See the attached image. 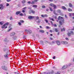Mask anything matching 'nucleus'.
<instances>
[{
	"instance_id": "obj_1",
	"label": "nucleus",
	"mask_w": 74,
	"mask_h": 74,
	"mask_svg": "<svg viewBox=\"0 0 74 74\" xmlns=\"http://www.w3.org/2000/svg\"><path fill=\"white\" fill-rule=\"evenodd\" d=\"M58 19V20L57 21V22H58L59 21V23L60 25H62L63 23H64V18L63 17L59 16ZM59 20L60 21H59Z\"/></svg>"
},
{
	"instance_id": "obj_2",
	"label": "nucleus",
	"mask_w": 74,
	"mask_h": 74,
	"mask_svg": "<svg viewBox=\"0 0 74 74\" xmlns=\"http://www.w3.org/2000/svg\"><path fill=\"white\" fill-rule=\"evenodd\" d=\"M9 50H8V52L6 54H5L4 55V57L6 58V59H8V55H10V52H9Z\"/></svg>"
},
{
	"instance_id": "obj_3",
	"label": "nucleus",
	"mask_w": 74,
	"mask_h": 74,
	"mask_svg": "<svg viewBox=\"0 0 74 74\" xmlns=\"http://www.w3.org/2000/svg\"><path fill=\"white\" fill-rule=\"evenodd\" d=\"M8 28V29L7 30V32H10L11 30H12V26H11V25H10L9 26Z\"/></svg>"
},
{
	"instance_id": "obj_4",
	"label": "nucleus",
	"mask_w": 74,
	"mask_h": 74,
	"mask_svg": "<svg viewBox=\"0 0 74 74\" xmlns=\"http://www.w3.org/2000/svg\"><path fill=\"white\" fill-rule=\"evenodd\" d=\"M49 5L50 6H51V7H53L54 8V9H55V8H56V5H54L53 3H50L49 4Z\"/></svg>"
},
{
	"instance_id": "obj_5",
	"label": "nucleus",
	"mask_w": 74,
	"mask_h": 74,
	"mask_svg": "<svg viewBox=\"0 0 74 74\" xmlns=\"http://www.w3.org/2000/svg\"><path fill=\"white\" fill-rule=\"evenodd\" d=\"M35 18V16H28V18L29 19H34Z\"/></svg>"
},
{
	"instance_id": "obj_6",
	"label": "nucleus",
	"mask_w": 74,
	"mask_h": 74,
	"mask_svg": "<svg viewBox=\"0 0 74 74\" xmlns=\"http://www.w3.org/2000/svg\"><path fill=\"white\" fill-rule=\"evenodd\" d=\"M9 24L10 23H6L4 24V25H5V29H6L7 28V26H8V24Z\"/></svg>"
},
{
	"instance_id": "obj_7",
	"label": "nucleus",
	"mask_w": 74,
	"mask_h": 74,
	"mask_svg": "<svg viewBox=\"0 0 74 74\" xmlns=\"http://www.w3.org/2000/svg\"><path fill=\"white\" fill-rule=\"evenodd\" d=\"M4 9V7L3 4H0V10H3Z\"/></svg>"
},
{
	"instance_id": "obj_8",
	"label": "nucleus",
	"mask_w": 74,
	"mask_h": 74,
	"mask_svg": "<svg viewBox=\"0 0 74 74\" xmlns=\"http://www.w3.org/2000/svg\"><path fill=\"white\" fill-rule=\"evenodd\" d=\"M2 69H3V70H7V68L5 66H2Z\"/></svg>"
},
{
	"instance_id": "obj_9",
	"label": "nucleus",
	"mask_w": 74,
	"mask_h": 74,
	"mask_svg": "<svg viewBox=\"0 0 74 74\" xmlns=\"http://www.w3.org/2000/svg\"><path fill=\"white\" fill-rule=\"evenodd\" d=\"M67 67H68V66H67V65H64L62 68V70H64V69H66Z\"/></svg>"
},
{
	"instance_id": "obj_10",
	"label": "nucleus",
	"mask_w": 74,
	"mask_h": 74,
	"mask_svg": "<svg viewBox=\"0 0 74 74\" xmlns=\"http://www.w3.org/2000/svg\"><path fill=\"white\" fill-rule=\"evenodd\" d=\"M69 16L70 17H72V16H74V13H69Z\"/></svg>"
},
{
	"instance_id": "obj_11",
	"label": "nucleus",
	"mask_w": 74,
	"mask_h": 74,
	"mask_svg": "<svg viewBox=\"0 0 74 74\" xmlns=\"http://www.w3.org/2000/svg\"><path fill=\"white\" fill-rule=\"evenodd\" d=\"M62 44H68V42H64V41H62Z\"/></svg>"
},
{
	"instance_id": "obj_12",
	"label": "nucleus",
	"mask_w": 74,
	"mask_h": 74,
	"mask_svg": "<svg viewBox=\"0 0 74 74\" xmlns=\"http://www.w3.org/2000/svg\"><path fill=\"white\" fill-rule=\"evenodd\" d=\"M15 35V33L14 32H12L10 34V36H14Z\"/></svg>"
},
{
	"instance_id": "obj_13",
	"label": "nucleus",
	"mask_w": 74,
	"mask_h": 74,
	"mask_svg": "<svg viewBox=\"0 0 74 74\" xmlns=\"http://www.w3.org/2000/svg\"><path fill=\"white\" fill-rule=\"evenodd\" d=\"M21 14V11H18L16 12V15H18L19 14Z\"/></svg>"
},
{
	"instance_id": "obj_14",
	"label": "nucleus",
	"mask_w": 74,
	"mask_h": 74,
	"mask_svg": "<svg viewBox=\"0 0 74 74\" xmlns=\"http://www.w3.org/2000/svg\"><path fill=\"white\" fill-rule=\"evenodd\" d=\"M70 33L71 35H74V32L72 31H70Z\"/></svg>"
},
{
	"instance_id": "obj_15",
	"label": "nucleus",
	"mask_w": 74,
	"mask_h": 74,
	"mask_svg": "<svg viewBox=\"0 0 74 74\" xmlns=\"http://www.w3.org/2000/svg\"><path fill=\"white\" fill-rule=\"evenodd\" d=\"M56 42L58 45H60V42H59V41H57Z\"/></svg>"
},
{
	"instance_id": "obj_16",
	"label": "nucleus",
	"mask_w": 74,
	"mask_h": 74,
	"mask_svg": "<svg viewBox=\"0 0 74 74\" xmlns=\"http://www.w3.org/2000/svg\"><path fill=\"white\" fill-rule=\"evenodd\" d=\"M56 12L57 13H60L61 12V11L60 10H58Z\"/></svg>"
},
{
	"instance_id": "obj_17",
	"label": "nucleus",
	"mask_w": 74,
	"mask_h": 74,
	"mask_svg": "<svg viewBox=\"0 0 74 74\" xmlns=\"http://www.w3.org/2000/svg\"><path fill=\"white\" fill-rule=\"evenodd\" d=\"M39 32L41 33H44V31L42 30H39Z\"/></svg>"
},
{
	"instance_id": "obj_18",
	"label": "nucleus",
	"mask_w": 74,
	"mask_h": 74,
	"mask_svg": "<svg viewBox=\"0 0 74 74\" xmlns=\"http://www.w3.org/2000/svg\"><path fill=\"white\" fill-rule=\"evenodd\" d=\"M4 23V22L3 21H2L0 22V24L1 25H3V24Z\"/></svg>"
},
{
	"instance_id": "obj_19",
	"label": "nucleus",
	"mask_w": 74,
	"mask_h": 74,
	"mask_svg": "<svg viewBox=\"0 0 74 74\" xmlns=\"http://www.w3.org/2000/svg\"><path fill=\"white\" fill-rule=\"evenodd\" d=\"M30 12H31L32 14H34L35 13V11L33 10H30Z\"/></svg>"
},
{
	"instance_id": "obj_20",
	"label": "nucleus",
	"mask_w": 74,
	"mask_h": 74,
	"mask_svg": "<svg viewBox=\"0 0 74 74\" xmlns=\"http://www.w3.org/2000/svg\"><path fill=\"white\" fill-rule=\"evenodd\" d=\"M67 35L68 36V37H70L71 36V33H70L69 32H68L67 33Z\"/></svg>"
},
{
	"instance_id": "obj_21",
	"label": "nucleus",
	"mask_w": 74,
	"mask_h": 74,
	"mask_svg": "<svg viewBox=\"0 0 74 74\" xmlns=\"http://www.w3.org/2000/svg\"><path fill=\"white\" fill-rule=\"evenodd\" d=\"M53 11H54L53 13L54 14H55V15H58V14L55 13V10H54Z\"/></svg>"
},
{
	"instance_id": "obj_22",
	"label": "nucleus",
	"mask_w": 74,
	"mask_h": 74,
	"mask_svg": "<svg viewBox=\"0 0 74 74\" xmlns=\"http://www.w3.org/2000/svg\"><path fill=\"white\" fill-rule=\"evenodd\" d=\"M5 25H3L1 27L2 28V29H5Z\"/></svg>"
},
{
	"instance_id": "obj_23",
	"label": "nucleus",
	"mask_w": 74,
	"mask_h": 74,
	"mask_svg": "<svg viewBox=\"0 0 74 74\" xmlns=\"http://www.w3.org/2000/svg\"><path fill=\"white\" fill-rule=\"evenodd\" d=\"M68 11H70V12L73 11V10L71 9L70 8H69L68 9Z\"/></svg>"
},
{
	"instance_id": "obj_24",
	"label": "nucleus",
	"mask_w": 74,
	"mask_h": 74,
	"mask_svg": "<svg viewBox=\"0 0 74 74\" xmlns=\"http://www.w3.org/2000/svg\"><path fill=\"white\" fill-rule=\"evenodd\" d=\"M33 7H34V8H37V5H34L32 6Z\"/></svg>"
},
{
	"instance_id": "obj_25",
	"label": "nucleus",
	"mask_w": 74,
	"mask_h": 74,
	"mask_svg": "<svg viewBox=\"0 0 74 74\" xmlns=\"http://www.w3.org/2000/svg\"><path fill=\"white\" fill-rule=\"evenodd\" d=\"M69 7H72V4H71V3H69Z\"/></svg>"
},
{
	"instance_id": "obj_26",
	"label": "nucleus",
	"mask_w": 74,
	"mask_h": 74,
	"mask_svg": "<svg viewBox=\"0 0 74 74\" xmlns=\"http://www.w3.org/2000/svg\"><path fill=\"white\" fill-rule=\"evenodd\" d=\"M28 33H32V31L30 29L28 30Z\"/></svg>"
},
{
	"instance_id": "obj_27",
	"label": "nucleus",
	"mask_w": 74,
	"mask_h": 74,
	"mask_svg": "<svg viewBox=\"0 0 74 74\" xmlns=\"http://www.w3.org/2000/svg\"><path fill=\"white\" fill-rule=\"evenodd\" d=\"M62 9H63V10H66V8L64 6H62Z\"/></svg>"
},
{
	"instance_id": "obj_28",
	"label": "nucleus",
	"mask_w": 74,
	"mask_h": 74,
	"mask_svg": "<svg viewBox=\"0 0 74 74\" xmlns=\"http://www.w3.org/2000/svg\"><path fill=\"white\" fill-rule=\"evenodd\" d=\"M65 30L64 28H63V29H61V32H63V31H64Z\"/></svg>"
},
{
	"instance_id": "obj_29",
	"label": "nucleus",
	"mask_w": 74,
	"mask_h": 74,
	"mask_svg": "<svg viewBox=\"0 0 74 74\" xmlns=\"http://www.w3.org/2000/svg\"><path fill=\"white\" fill-rule=\"evenodd\" d=\"M54 73V71H52L51 72H50V74H53Z\"/></svg>"
},
{
	"instance_id": "obj_30",
	"label": "nucleus",
	"mask_w": 74,
	"mask_h": 74,
	"mask_svg": "<svg viewBox=\"0 0 74 74\" xmlns=\"http://www.w3.org/2000/svg\"><path fill=\"white\" fill-rule=\"evenodd\" d=\"M60 74V73L59 71L58 72L55 73V74Z\"/></svg>"
},
{
	"instance_id": "obj_31",
	"label": "nucleus",
	"mask_w": 74,
	"mask_h": 74,
	"mask_svg": "<svg viewBox=\"0 0 74 74\" xmlns=\"http://www.w3.org/2000/svg\"><path fill=\"white\" fill-rule=\"evenodd\" d=\"M50 20H51V21H55L53 18H50Z\"/></svg>"
},
{
	"instance_id": "obj_32",
	"label": "nucleus",
	"mask_w": 74,
	"mask_h": 74,
	"mask_svg": "<svg viewBox=\"0 0 74 74\" xmlns=\"http://www.w3.org/2000/svg\"><path fill=\"white\" fill-rule=\"evenodd\" d=\"M44 17H46V18H47V17H48V15H47V14L44 15Z\"/></svg>"
},
{
	"instance_id": "obj_33",
	"label": "nucleus",
	"mask_w": 74,
	"mask_h": 74,
	"mask_svg": "<svg viewBox=\"0 0 74 74\" xmlns=\"http://www.w3.org/2000/svg\"><path fill=\"white\" fill-rule=\"evenodd\" d=\"M46 28L47 29L51 28V27H49V26H46Z\"/></svg>"
},
{
	"instance_id": "obj_34",
	"label": "nucleus",
	"mask_w": 74,
	"mask_h": 74,
	"mask_svg": "<svg viewBox=\"0 0 74 74\" xmlns=\"http://www.w3.org/2000/svg\"><path fill=\"white\" fill-rule=\"evenodd\" d=\"M49 8L51 11H53V10H52V8L51 7H49Z\"/></svg>"
},
{
	"instance_id": "obj_35",
	"label": "nucleus",
	"mask_w": 74,
	"mask_h": 74,
	"mask_svg": "<svg viewBox=\"0 0 74 74\" xmlns=\"http://www.w3.org/2000/svg\"><path fill=\"white\" fill-rule=\"evenodd\" d=\"M55 31L56 32H58V29H57V28H55Z\"/></svg>"
},
{
	"instance_id": "obj_36",
	"label": "nucleus",
	"mask_w": 74,
	"mask_h": 74,
	"mask_svg": "<svg viewBox=\"0 0 74 74\" xmlns=\"http://www.w3.org/2000/svg\"><path fill=\"white\" fill-rule=\"evenodd\" d=\"M19 15H20V16H23V13H21L19 14Z\"/></svg>"
},
{
	"instance_id": "obj_37",
	"label": "nucleus",
	"mask_w": 74,
	"mask_h": 74,
	"mask_svg": "<svg viewBox=\"0 0 74 74\" xmlns=\"http://www.w3.org/2000/svg\"><path fill=\"white\" fill-rule=\"evenodd\" d=\"M36 19L37 20H38V19H39V17H38V16H37L36 17Z\"/></svg>"
},
{
	"instance_id": "obj_38",
	"label": "nucleus",
	"mask_w": 74,
	"mask_h": 74,
	"mask_svg": "<svg viewBox=\"0 0 74 74\" xmlns=\"http://www.w3.org/2000/svg\"><path fill=\"white\" fill-rule=\"evenodd\" d=\"M20 22L21 23H23V22H24L23 20H21L20 21Z\"/></svg>"
},
{
	"instance_id": "obj_39",
	"label": "nucleus",
	"mask_w": 74,
	"mask_h": 74,
	"mask_svg": "<svg viewBox=\"0 0 74 74\" xmlns=\"http://www.w3.org/2000/svg\"><path fill=\"white\" fill-rule=\"evenodd\" d=\"M9 5H10V4H9V3H6V7H8V6H9Z\"/></svg>"
},
{
	"instance_id": "obj_40",
	"label": "nucleus",
	"mask_w": 74,
	"mask_h": 74,
	"mask_svg": "<svg viewBox=\"0 0 74 74\" xmlns=\"http://www.w3.org/2000/svg\"><path fill=\"white\" fill-rule=\"evenodd\" d=\"M42 7L43 8H45V6L44 5H42Z\"/></svg>"
},
{
	"instance_id": "obj_41",
	"label": "nucleus",
	"mask_w": 74,
	"mask_h": 74,
	"mask_svg": "<svg viewBox=\"0 0 74 74\" xmlns=\"http://www.w3.org/2000/svg\"><path fill=\"white\" fill-rule=\"evenodd\" d=\"M26 8H27V7H25L24 8H23V10H26Z\"/></svg>"
},
{
	"instance_id": "obj_42",
	"label": "nucleus",
	"mask_w": 74,
	"mask_h": 74,
	"mask_svg": "<svg viewBox=\"0 0 74 74\" xmlns=\"http://www.w3.org/2000/svg\"><path fill=\"white\" fill-rule=\"evenodd\" d=\"M18 24L19 25H20V26H21V25H22V24H21V22L18 23Z\"/></svg>"
},
{
	"instance_id": "obj_43",
	"label": "nucleus",
	"mask_w": 74,
	"mask_h": 74,
	"mask_svg": "<svg viewBox=\"0 0 74 74\" xmlns=\"http://www.w3.org/2000/svg\"><path fill=\"white\" fill-rule=\"evenodd\" d=\"M25 2H26V1L25 0H23L22 1V3H25Z\"/></svg>"
},
{
	"instance_id": "obj_44",
	"label": "nucleus",
	"mask_w": 74,
	"mask_h": 74,
	"mask_svg": "<svg viewBox=\"0 0 74 74\" xmlns=\"http://www.w3.org/2000/svg\"><path fill=\"white\" fill-rule=\"evenodd\" d=\"M45 22H46V23H48V20H47L45 19Z\"/></svg>"
},
{
	"instance_id": "obj_45",
	"label": "nucleus",
	"mask_w": 74,
	"mask_h": 74,
	"mask_svg": "<svg viewBox=\"0 0 74 74\" xmlns=\"http://www.w3.org/2000/svg\"><path fill=\"white\" fill-rule=\"evenodd\" d=\"M10 19L11 21V20H12V16L10 18Z\"/></svg>"
},
{
	"instance_id": "obj_46",
	"label": "nucleus",
	"mask_w": 74,
	"mask_h": 74,
	"mask_svg": "<svg viewBox=\"0 0 74 74\" xmlns=\"http://www.w3.org/2000/svg\"><path fill=\"white\" fill-rule=\"evenodd\" d=\"M25 32H28V31H29V30H27V29H25Z\"/></svg>"
},
{
	"instance_id": "obj_47",
	"label": "nucleus",
	"mask_w": 74,
	"mask_h": 74,
	"mask_svg": "<svg viewBox=\"0 0 74 74\" xmlns=\"http://www.w3.org/2000/svg\"><path fill=\"white\" fill-rule=\"evenodd\" d=\"M66 40H69V38H65Z\"/></svg>"
},
{
	"instance_id": "obj_48",
	"label": "nucleus",
	"mask_w": 74,
	"mask_h": 74,
	"mask_svg": "<svg viewBox=\"0 0 74 74\" xmlns=\"http://www.w3.org/2000/svg\"><path fill=\"white\" fill-rule=\"evenodd\" d=\"M6 49H3V51H4V52L6 51Z\"/></svg>"
},
{
	"instance_id": "obj_49",
	"label": "nucleus",
	"mask_w": 74,
	"mask_h": 74,
	"mask_svg": "<svg viewBox=\"0 0 74 74\" xmlns=\"http://www.w3.org/2000/svg\"><path fill=\"white\" fill-rule=\"evenodd\" d=\"M41 17H43V18H44V15H41Z\"/></svg>"
},
{
	"instance_id": "obj_50",
	"label": "nucleus",
	"mask_w": 74,
	"mask_h": 74,
	"mask_svg": "<svg viewBox=\"0 0 74 74\" xmlns=\"http://www.w3.org/2000/svg\"><path fill=\"white\" fill-rule=\"evenodd\" d=\"M7 2H10L11 1V0H7Z\"/></svg>"
},
{
	"instance_id": "obj_51",
	"label": "nucleus",
	"mask_w": 74,
	"mask_h": 74,
	"mask_svg": "<svg viewBox=\"0 0 74 74\" xmlns=\"http://www.w3.org/2000/svg\"><path fill=\"white\" fill-rule=\"evenodd\" d=\"M22 12H23V13L25 12V11L24 10H22Z\"/></svg>"
},
{
	"instance_id": "obj_52",
	"label": "nucleus",
	"mask_w": 74,
	"mask_h": 74,
	"mask_svg": "<svg viewBox=\"0 0 74 74\" xmlns=\"http://www.w3.org/2000/svg\"><path fill=\"white\" fill-rule=\"evenodd\" d=\"M74 39L73 38H72V39H71V41H74Z\"/></svg>"
},
{
	"instance_id": "obj_53",
	"label": "nucleus",
	"mask_w": 74,
	"mask_h": 74,
	"mask_svg": "<svg viewBox=\"0 0 74 74\" xmlns=\"http://www.w3.org/2000/svg\"><path fill=\"white\" fill-rule=\"evenodd\" d=\"M37 22L38 23H40V21H37Z\"/></svg>"
},
{
	"instance_id": "obj_54",
	"label": "nucleus",
	"mask_w": 74,
	"mask_h": 74,
	"mask_svg": "<svg viewBox=\"0 0 74 74\" xmlns=\"http://www.w3.org/2000/svg\"><path fill=\"white\" fill-rule=\"evenodd\" d=\"M28 4H30V3H31V2H30V1H29L28 2Z\"/></svg>"
},
{
	"instance_id": "obj_55",
	"label": "nucleus",
	"mask_w": 74,
	"mask_h": 74,
	"mask_svg": "<svg viewBox=\"0 0 74 74\" xmlns=\"http://www.w3.org/2000/svg\"><path fill=\"white\" fill-rule=\"evenodd\" d=\"M37 1H38V0H35L34 1L35 2H37Z\"/></svg>"
},
{
	"instance_id": "obj_56",
	"label": "nucleus",
	"mask_w": 74,
	"mask_h": 74,
	"mask_svg": "<svg viewBox=\"0 0 74 74\" xmlns=\"http://www.w3.org/2000/svg\"><path fill=\"white\" fill-rule=\"evenodd\" d=\"M71 64L70 63V64H69V66H71Z\"/></svg>"
},
{
	"instance_id": "obj_57",
	"label": "nucleus",
	"mask_w": 74,
	"mask_h": 74,
	"mask_svg": "<svg viewBox=\"0 0 74 74\" xmlns=\"http://www.w3.org/2000/svg\"><path fill=\"white\" fill-rule=\"evenodd\" d=\"M40 29H42V26H40Z\"/></svg>"
},
{
	"instance_id": "obj_58",
	"label": "nucleus",
	"mask_w": 74,
	"mask_h": 74,
	"mask_svg": "<svg viewBox=\"0 0 74 74\" xmlns=\"http://www.w3.org/2000/svg\"><path fill=\"white\" fill-rule=\"evenodd\" d=\"M54 26H55V27H56V24H55L54 25Z\"/></svg>"
},
{
	"instance_id": "obj_59",
	"label": "nucleus",
	"mask_w": 74,
	"mask_h": 74,
	"mask_svg": "<svg viewBox=\"0 0 74 74\" xmlns=\"http://www.w3.org/2000/svg\"><path fill=\"white\" fill-rule=\"evenodd\" d=\"M53 59H55V56H54L53 58Z\"/></svg>"
},
{
	"instance_id": "obj_60",
	"label": "nucleus",
	"mask_w": 74,
	"mask_h": 74,
	"mask_svg": "<svg viewBox=\"0 0 74 74\" xmlns=\"http://www.w3.org/2000/svg\"><path fill=\"white\" fill-rule=\"evenodd\" d=\"M65 17L66 18H67V16H66V15H65Z\"/></svg>"
},
{
	"instance_id": "obj_61",
	"label": "nucleus",
	"mask_w": 74,
	"mask_h": 74,
	"mask_svg": "<svg viewBox=\"0 0 74 74\" xmlns=\"http://www.w3.org/2000/svg\"><path fill=\"white\" fill-rule=\"evenodd\" d=\"M50 39L52 40H53V39L52 38H50Z\"/></svg>"
},
{
	"instance_id": "obj_62",
	"label": "nucleus",
	"mask_w": 74,
	"mask_h": 74,
	"mask_svg": "<svg viewBox=\"0 0 74 74\" xmlns=\"http://www.w3.org/2000/svg\"><path fill=\"white\" fill-rule=\"evenodd\" d=\"M49 9H46V11H48Z\"/></svg>"
},
{
	"instance_id": "obj_63",
	"label": "nucleus",
	"mask_w": 74,
	"mask_h": 74,
	"mask_svg": "<svg viewBox=\"0 0 74 74\" xmlns=\"http://www.w3.org/2000/svg\"><path fill=\"white\" fill-rule=\"evenodd\" d=\"M55 19H57V16H55Z\"/></svg>"
},
{
	"instance_id": "obj_64",
	"label": "nucleus",
	"mask_w": 74,
	"mask_h": 74,
	"mask_svg": "<svg viewBox=\"0 0 74 74\" xmlns=\"http://www.w3.org/2000/svg\"><path fill=\"white\" fill-rule=\"evenodd\" d=\"M28 9H32V8H28Z\"/></svg>"
}]
</instances>
